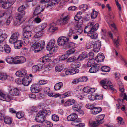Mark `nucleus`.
Wrapping results in <instances>:
<instances>
[{
    "label": "nucleus",
    "instance_id": "6e6d98bb",
    "mask_svg": "<svg viewBox=\"0 0 127 127\" xmlns=\"http://www.w3.org/2000/svg\"><path fill=\"white\" fill-rule=\"evenodd\" d=\"M75 51V49L74 48H72L66 51V54L68 55L74 53Z\"/></svg>",
    "mask_w": 127,
    "mask_h": 127
},
{
    "label": "nucleus",
    "instance_id": "79ce46f5",
    "mask_svg": "<svg viewBox=\"0 0 127 127\" xmlns=\"http://www.w3.org/2000/svg\"><path fill=\"white\" fill-rule=\"evenodd\" d=\"M4 119V121L6 123L10 124L12 123V119L10 117H6Z\"/></svg>",
    "mask_w": 127,
    "mask_h": 127
},
{
    "label": "nucleus",
    "instance_id": "69168bd1",
    "mask_svg": "<svg viewBox=\"0 0 127 127\" xmlns=\"http://www.w3.org/2000/svg\"><path fill=\"white\" fill-rule=\"evenodd\" d=\"M80 82H86L88 78L86 76H83L79 78Z\"/></svg>",
    "mask_w": 127,
    "mask_h": 127
},
{
    "label": "nucleus",
    "instance_id": "09e8293b",
    "mask_svg": "<svg viewBox=\"0 0 127 127\" xmlns=\"http://www.w3.org/2000/svg\"><path fill=\"white\" fill-rule=\"evenodd\" d=\"M38 30V31L34 35V37L36 38H39L43 34V31H41L39 29Z\"/></svg>",
    "mask_w": 127,
    "mask_h": 127
},
{
    "label": "nucleus",
    "instance_id": "aec40b11",
    "mask_svg": "<svg viewBox=\"0 0 127 127\" xmlns=\"http://www.w3.org/2000/svg\"><path fill=\"white\" fill-rule=\"evenodd\" d=\"M102 53H99L97 55L96 58V61L98 62H103L104 60L105 57Z\"/></svg>",
    "mask_w": 127,
    "mask_h": 127
},
{
    "label": "nucleus",
    "instance_id": "37998d69",
    "mask_svg": "<svg viewBox=\"0 0 127 127\" xmlns=\"http://www.w3.org/2000/svg\"><path fill=\"white\" fill-rule=\"evenodd\" d=\"M45 116L49 115L51 113V112L50 110H45L44 111H40Z\"/></svg>",
    "mask_w": 127,
    "mask_h": 127
},
{
    "label": "nucleus",
    "instance_id": "c85d7f7f",
    "mask_svg": "<svg viewBox=\"0 0 127 127\" xmlns=\"http://www.w3.org/2000/svg\"><path fill=\"white\" fill-rule=\"evenodd\" d=\"M59 0H51V3H48L47 5L46 8L48 9L51 8L52 7L55 5L56 3H58Z\"/></svg>",
    "mask_w": 127,
    "mask_h": 127
},
{
    "label": "nucleus",
    "instance_id": "bb28decb",
    "mask_svg": "<svg viewBox=\"0 0 127 127\" xmlns=\"http://www.w3.org/2000/svg\"><path fill=\"white\" fill-rule=\"evenodd\" d=\"M22 42L21 40H18L13 43H14L15 48L16 49H20L22 46Z\"/></svg>",
    "mask_w": 127,
    "mask_h": 127
},
{
    "label": "nucleus",
    "instance_id": "680f3d73",
    "mask_svg": "<svg viewBox=\"0 0 127 127\" xmlns=\"http://www.w3.org/2000/svg\"><path fill=\"white\" fill-rule=\"evenodd\" d=\"M79 8L80 9H82L81 10H83L84 11H85L88 9V7L86 4H83L80 6Z\"/></svg>",
    "mask_w": 127,
    "mask_h": 127
},
{
    "label": "nucleus",
    "instance_id": "58836bf2",
    "mask_svg": "<svg viewBox=\"0 0 127 127\" xmlns=\"http://www.w3.org/2000/svg\"><path fill=\"white\" fill-rule=\"evenodd\" d=\"M77 44L73 42H68L66 46L68 48H74L76 46Z\"/></svg>",
    "mask_w": 127,
    "mask_h": 127
},
{
    "label": "nucleus",
    "instance_id": "a878e982",
    "mask_svg": "<svg viewBox=\"0 0 127 127\" xmlns=\"http://www.w3.org/2000/svg\"><path fill=\"white\" fill-rule=\"evenodd\" d=\"M31 80H29V77H24L22 79V83L25 86H28L30 83Z\"/></svg>",
    "mask_w": 127,
    "mask_h": 127
},
{
    "label": "nucleus",
    "instance_id": "864d4df0",
    "mask_svg": "<svg viewBox=\"0 0 127 127\" xmlns=\"http://www.w3.org/2000/svg\"><path fill=\"white\" fill-rule=\"evenodd\" d=\"M98 14L97 12L95 11L94 10H93V12L92 13L91 15V17L92 19H94L96 18L97 17Z\"/></svg>",
    "mask_w": 127,
    "mask_h": 127
},
{
    "label": "nucleus",
    "instance_id": "13d9d810",
    "mask_svg": "<svg viewBox=\"0 0 127 127\" xmlns=\"http://www.w3.org/2000/svg\"><path fill=\"white\" fill-rule=\"evenodd\" d=\"M6 62L10 64H13V58L10 57H8L6 59Z\"/></svg>",
    "mask_w": 127,
    "mask_h": 127
},
{
    "label": "nucleus",
    "instance_id": "423d86ee",
    "mask_svg": "<svg viewBox=\"0 0 127 127\" xmlns=\"http://www.w3.org/2000/svg\"><path fill=\"white\" fill-rule=\"evenodd\" d=\"M83 24L82 22H77L75 25L76 33L78 34H81L83 31L81 26Z\"/></svg>",
    "mask_w": 127,
    "mask_h": 127
},
{
    "label": "nucleus",
    "instance_id": "7ed1b4c3",
    "mask_svg": "<svg viewBox=\"0 0 127 127\" xmlns=\"http://www.w3.org/2000/svg\"><path fill=\"white\" fill-rule=\"evenodd\" d=\"M66 14L64 13L61 16V19L57 22V23L59 22L60 24L65 25L68 23L69 17L68 15H66Z\"/></svg>",
    "mask_w": 127,
    "mask_h": 127
},
{
    "label": "nucleus",
    "instance_id": "9b49d317",
    "mask_svg": "<svg viewBox=\"0 0 127 127\" xmlns=\"http://www.w3.org/2000/svg\"><path fill=\"white\" fill-rule=\"evenodd\" d=\"M31 90L32 93H37L41 91V88L39 85L34 84L32 85L31 86Z\"/></svg>",
    "mask_w": 127,
    "mask_h": 127
},
{
    "label": "nucleus",
    "instance_id": "4468645a",
    "mask_svg": "<svg viewBox=\"0 0 127 127\" xmlns=\"http://www.w3.org/2000/svg\"><path fill=\"white\" fill-rule=\"evenodd\" d=\"M1 98V100L6 101H10L11 100H12L13 97L8 95H5L3 94L2 96H0Z\"/></svg>",
    "mask_w": 127,
    "mask_h": 127
},
{
    "label": "nucleus",
    "instance_id": "c03bdc74",
    "mask_svg": "<svg viewBox=\"0 0 127 127\" xmlns=\"http://www.w3.org/2000/svg\"><path fill=\"white\" fill-rule=\"evenodd\" d=\"M77 60L78 61V57H75L74 56H72L69 58L67 60V62H71L73 61H76Z\"/></svg>",
    "mask_w": 127,
    "mask_h": 127
},
{
    "label": "nucleus",
    "instance_id": "e433bc0d",
    "mask_svg": "<svg viewBox=\"0 0 127 127\" xmlns=\"http://www.w3.org/2000/svg\"><path fill=\"white\" fill-rule=\"evenodd\" d=\"M100 69L102 71L104 72H108L110 70V68L109 67L106 66H102V65Z\"/></svg>",
    "mask_w": 127,
    "mask_h": 127
},
{
    "label": "nucleus",
    "instance_id": "7c9ffc66",
    "mask_svg": "<svg viewBox=\"0 0 127 127\" xmlns=\"http://www.w3.org/2000/svg\"><path fill=\"white\" fill-rule=\"evenodd\" d=\"M105 116L104 114H102L97 116L96 118V120L98 122L99 124H102L103 122L102 121L103 120Z\"/></svg>",
    "mask_w": 127,
    "mask_h": 127
},
{
    "label": "nucleus",
    "instance_id": "2eb2a0df",
    "mask_svg": "<svg viewBox=\"0 0 127 127\" xmlns=\"http://www.w3.org/2000/svg\"><path fill=\"white\" fill-rule=\"evenodd\" d=\"M22 14H20L19 13L17 16H15L14 19L15 22V25H19L21 23V19L23 18Z\"/></svg>",
    "mask_w": 127,
    "mask_h": 127
},
{
    "label": "nucleus",
    "instance_id": "a18cd8bd",
    "mask_svg": "<svg viewBox=\"0 0 127 127\" xmlns=\"http://www.w3.org/2000/svg\"><path fill=\"white\" fill-rule=\"evenodd\" d=\"M94 60L93 59H90L87 63V66L88 67L93 66L95 65Z\"/></svg>",
    "mask_w": 127,
    "mask_h": 127
},
{
    "label": "nucleus",
    "instance_id": "0e129e2a",
    "mask_svg": "<svg viewBox=\"0 0 127 127\" xmlns=\"http://www.w3.org/2000/svg\"><path fill=\"white\" fill-rule=\"evenodd\" d=\"M81 121L80 120L78 119H77V120H76V121L72 122L71 123V124L72 125L75 126L76 127H77L79 125V123Z\"/></svg>",
    "mask_w": 127,
    "mask_h": 127
},
{
    "label": "nucleus",
    "instance_id": "052dcab7",
    "mask_svg": "<svg viewBox=\"0 0 127 127\" xmlns=\"http://www.w3.org/2000/svg\"><path fill=\"white\" fill-rule=\"evenodd\" d=\"M19 58L20 64L24 63L26 61V59L23 56H18Z\"/></svg>",
    "mask_w": 127,
    "mask_h": 127
},
{
    "label": "nucleus",
    "instance_id": "f3484780",
    "mask_svg": "<svg viewBox=\"0 0 127 127\" xmlns=\"http://www.w3.org/2000/svg\"><path fill=\"white\" fill-rule=\"evenodd\" d=\"M43 65L40 64H38L37 65L33 66L32 68V71L35 73L37 71H40L43 67Z\"/></svg>",
    "mask_w": 127,
    "mask_h": 127
},
{
    "label": "nucleus",
    "instance_id": "5fc2aeb1",
    "mask_svg": "<svg viewBox=\"0 0 127 127\" xmlns=\"http://www.w3.org/2000/svg\"><path fill=\"white\" fill-rule=\"evenodd\" d=\"M75 101L74 99H69L65 103V104L66 105L68 106H70L73 104L75 102Z\"/></svg>",
    "mask_w": 127,
    "mask_h": 127
},
{
    "label": "nucleus",
    "instance_id": "b1692460",
    "mask_svg": "<svg viewBox=\"0 0 127 127\" xmlns=\"http://www.w3.org/2000/svg\"><path fill=\"white\" fill-rule=\"evenodd\" d=\"M100 83L101 85L106 84L109 87H110L112 85L111 82L110 81L107 80V79H104L100 81Z\"/></svg>",
    "mask_w": 127,
    "mask_h": 127
},
{
    "label": "nucleus",
    "instance_id": "a211bd4d",
    "mask_svg": "<svg viewBox=\"0 0 127 127\" xmlns=\"http://www.w3.org/2000/svg\"><path fill=\"white\" fill-rule=\"evenodd\" d=\"M53 54L52 53H51V54L52 55ZM51 56H49V54H48L46 55L45 56H44L43 57H42L40 59H39L38 61L39 62L42 63H45L49 62V60L50 59H49V57H51Z\"/></svg>",
    "mask_w": 127,
    "mask_h": 127
},
{
    "label": "nucleus",
    "instance_id": "f8f14e48",
    "mask_svg": "<svg viewBox=\"0 0 127 127\" xmlns=\"http://www.w3.org/2000/svg\"><path fill=\"white\" fill-rule=\"evenodd\" d=\"M55 40H51L47 44L46 48L49 51H54L55 48L54 46L55 44Z\"/></svg>",
    "mask_w": 127,
    "mask_h": 127
},
{
    "label": "nucleus",
    "instance_id": "412c9836",
    "mask_svg": "<svg viewBox=\"0 0 127 127\" xmlns=\"http://www.w3.org/2000/svg\"><path fill=\"white\" fill-rule=\"evenodd\" d=\"M72 108L74 111H77L80 114L83 113V111L80 109L81 106L79 104L75 105L73 106L72 107Z\"/></svg>",
    "mask_w": 127,
    "mask_h": 127
},
{
    "label": "nucleus",
    "instance_id": "f03ea898",
    "mask_svg": "<svg viewBox=\"0 0 127 127\" xmlns=\"http://www.w3.org/2000/svg\"><path fill=\"white\" fill-rule=\"evenodd\" d=\"M45 43L44 41H42L41 43L36 41L32 45L31 48L35 52H38L43 48Z\"/></svg>",
    "mask_w": 127,
    "mask_h": 127
},
{
    "label": "nucleus",
    "instance_id": "de8ad7c7",
    "mask_svg": "<svg viewBox=\"0 0 127 127\" xmlns=\"http://www.w3.org/2000/svg\"><path fill=\"white\" fill-rule=\"evenodd\" d=\"M7 78V75L3 73H0V79L2 80H5Z\"/></svg>",
    "mask_w": 127,
    "mask_h": 127
},
{
    "label": "nucleus",
    "instance_id": "49530a36",
    "mask_svg": "<svg viewBox=\"0 0 127 127\" xmlns=\"http://www.w3.org/2000/svg\"><path fill=\"white\" fill-rule=\"evenodd\" d=\"M118 84L119 86V89L120 91L122 92H123L124 91V89L122 82L120 81L118 82Z\"/></svg>",
    "mask_w": 127,
    "mask_h": 127
},
{
    "label": "nucleus",
    "instance_id": "6e6552de",
    "mask_svg": "<svg viewBox=\"0 0 127 127\" xmlns=\"http://www.w3.org/2000/svg\"><path fill=\"white\" fill-rule=\"evenodd\" d=\"M45 116L41 112L39 111L35 118L36 121L38 122L42 123L45 121Z\"/></svg>",
    "mask_w": 127,
    "mask_h": 127
},
{
    "label": "nucleus",
    "instance_id": "9d476101",
    "mask_svg": "<svg viewBox=\"0 0 127 127\" xmlns=\"http://www.w3.org/2000/svg\"><path fill=\"white\" fill-rule=\"evenodd\" d=\"M19 36L20 34L18 32H15L13 34L9 39L10 43H12L17 41Z\"/></svg>",
    "mask_w": 127,
    "mask_h": 127
},
{
    "label": "nucleus",
    "instance_id": "8fccbe9b",
    "mask_svg": "<svg viewBox=\"0 0 127 127\" xmlns=\"http://www.w3.org/2000/svg\"><path fill=\"white\" fill-rule=\"evenodd\" d=\"M94 43L92 41H88L86 44V47L88 49L93 48Z\"/></svg>",
    "mask_w": 127,
    "mask_h": 127
},
{
    "label": "nucleus",
    "instance_id": "20e7f679",
    "mask_svg": "<svg viewBox=\"0 0 127 127\" xmlns=\"http://www.w3.org/2000/svg\"><path fill=\"white\" fill-rule=\"evenodd\" d=\"M68 39L66 37L64 36L60 37L57 40L58 45L60 46H63L67 43Z\"/></svg>",
    "mask_w": 127,
    "mask_h": 127
},
{
    "label": "nucleus",
    "instance_id": "39448f33",
    "mask_svg": "<svg viewBox=\"0 0 127 127\" xmlns=\"http://www.w3.org/2000/svg\"><path fill=\"white\" fill-rule=\"evenodd\" d=\"M8 90L9 93L13 96H17L19 95V91L17 88L10 86Z\"/></svg>",
    "mask_w": 127,
    "mask_h": 127
},
{
    "label": "nucleus",
    "instance_id": "72a5a7b5",
    "mask_svg": "<svg viewBox=\"0 0 127 127\" xmlns=\"http://www.w3.org/2000/svg\"><path fill=\"white\" fill-rule=\"evenodd\" d=\"M3 52L6 54H9L11 51V49L10 46L7 44H5Z\"/></svg>",
    "mask_w": 127,
    "mask_h": 127
},
{
    "label": "nucleus",
    "instance_id": "c756f323",
    "mask_svg": "<svg viewBox=\"0 0 127 127\" xmlns=\"http://www.w3.org/2000/svg\"><path fill=\"white\" fill-rule=\"evenodd\" d=\"M32 35V33L31 31L24 32L23 33L24 38H30Z\"/></svg>",
    "mask_w": 127,
    "mask_h": 127
},
{
    "label": "nucleus",
    "instance_id": "473e14b6",
    "mask_svg": "<svg viewBox=\"0 0 127 127\" xmlns=\"http://www.w3.org/2000/svg\"><path fill=\"white\" fill-rule=\"evenodd\" d=\"M109 19L107 20H106L108 24H110V23H112L113 22V20L114 19V16L112 13H109Z\"/></svg>",
    "mask_w": 127,
    "mask_h": 127
},
{
    "label": "nucleus",
    "instance_id": "393cba45",
    "mask_svg": "<svg viewBox=\"0 0 127 127\" xmlns=\"http://www.w3.org/2000/svg\"><path fill=\"white\" fill-rule=\"evenodd\" d=\"M43 10L42 8L39 6H37L35 8V10L33 13L34 15H37L40 14Z\"/></svg>",
    "mask_w": 127,
    "mask_h": 127
},
{
    "label": "nucleus",
    "instance_id": "ea45409f",
    "mask_svg": "<svg viewBox=\"0 0 127 127\" xmlns=\"http://www.w3.org/2000/svg\"><path fill=\"white\" fill-rule=\"evenodd\" d=\"M25 9V7L23 5H22L19 7L18 9V11L19 12H22V15H24L25 14L24 10Z\"/></svg>",
    "mask_w": 127,
    "mask_h": 127
},
{
    "label": "nucleus",
    "instance_id": "3c124183",
    "mask_svg": "<svg viewBox=\"0 0 127 127\" xmlns=\"http://www.w3.org/2000/svg\"><path fill=\"white\" fill-rule=\"evenodd\" d=\"M32 26H29V25L26 26L23 28V31L24 32L31 31L32 29Z\"/></svg>",
    "mask_w": 127,
    "mask_h": 127
},
{
    "label": "nucleus",
    "instance_id": "774afa93",
    "mask_svg": "<svg viewBox=\"0 0 127 127\" xmlns=\"http://www.w3.org/2000/svg\"><path fill=\"white\" fill-rule=\"evenodd\" d=\"M69 96V94H68V92H66L62 94H60V97L63 98Z\"/></svg>",
    "mask_w": 127,
    "mask_h": 127
},
{
    "label": "nucleus",
    "instance_id": "4c0bfd02",
    "mask_svg": "<svg viewBox=\"0 0 127 127\" xmlns=\"http://www.w3.org/2000/svg\"><path fill=\"white\" fill-rule=\"evenodd\" d=\"M63 85V84L62 82H59L55 85L54 87V89L56 90H59Z\"/></svg>",
    "mask_w": 127,
    "mask_h": 127
},
{
    "label": "nucleus",
    "instance_id": "0eeeda50",
    "mask_svg": "<svg viewBox=\"0 0 127 127\" xmlns=\"http://www.w3.org/2000/svg\"><path fill=\"white\" fill-rule=\"evenodd\" d=\"M102 66V64H95L94 66L91 67L89 70L91 73H95L98 71Z\"/></svg>",
    "mask_w": 127,
    "mask_h": 127
},
{
    "label": "nucleus",
    "instance_id": "c9c22d12",
    "mask_svg": "<svg viewBox=\"0 0 127 127\" xmlns=\"http://www.w3.org/2000/svg\"><path fill=\"white\" fill-rule=\"evenodd\" d=\"M64 65L63 64H60L56 66L55 67V71L57 72H60L63 69Z\"/></svg>",
    "mask_w": 127,
    "mask_h": 127
},
{
    "label": "nucleus",
    "instance_id": "603ef678",
    "mask_svg": "<svg viewBox=\"0 0 127 127\" xmlns=\"http://www.w3.org/2000/svg\"><path fill=\"white\" fill-rule=\"evenodd\" d=\"M68 57L66 53L61 55L59 58V60L62 61L66 59Z\"/></svg>",
    "mask_w": 127,
    "mask_h": 127
},
{
    "label": "nucleus",
    "instance_id": "ddd939ff",
    "mask_svg": "<svg viewBox=\"0 0 127 127\" xmlns=\"http://www.w3.org/2000/svg\"><path fill=\"white\" fill-rule=\"evenodd\" d=\"M27 71L24 69H22L20 70L17 71L15 74L16 76L20 77H23L27 74Z\"/></svg>",
    "mask_w": 127,
    "mask_h": 127
},
{
    "label": "nucleus",
    "instance_id": "2f4dec72",
    "mask_svg": "<svg viewBox=\"0 0 127 127\" xmlns=\"http://www.w3.org/2000/svg\"><path fill=\"white\" fill-rule=\"evenodd\" d=\"M89 126L91 127H96L99 125L100 124L98 123V122L96 120V121H90L89 122Z\"/></svg>",
    "mask_w": 127,
    "mask_h": 127
},
{
    "label": "nucleus",
    "instance_id": "f257e3e1",
    "mask_svg": "<svg viewBox=\"0 0 127 127\" xmlns=\"http://www.w3.org/2000/svg\"><path fill=\"white\" fill-rule=\"evenodd\" d=\"M93 22L90 23L86 26L84 30L85 33H87L88 36L92 39H95L98 37V34L95 32L98 29L99 24L97 23L94 25Z\"/></svg>",
    "mask_w": 127,
    "mask_h": 127
},
{
    "label": "nucleus",
    "instance_id": "4d7b16f0",
    "mask_svg": "<svg viewBox=\"0 0 127 127\" xmlns=\"http://www.w3.org/2000/svg\"><path fill=\"white\" fill-rule=\"evenodd\" d=\"M20 64L18 56H16L13 58V64Z\"/></svg>",
    "mask_w": 127,
    "mask_h": 127
},
{
    "label": "nucleus",
    "instance_id": "1a4fd4ad",
    "mask_svg": "<svg viewBox=\"0 0 127 127\" xmlns=\"http://www.w3.org/2000/svg\"><path fill=\"white\" fill-rule=\"evenodd\" d=\"M101 46V41L99 40L96 41L93 46V51L95 52H98L99 51Z\"/></svg>",
    "mask_w": 127,
    "mask_h": 127
},
{
    "label": "nucleus",
    "instance_id": "e2e57ef3",
    "mask_svg": "<svg viewBox=\"0 0 127 127\" xmlns=\"http://www.w3.org/2000/svg\"><path fill=\"white\" fill-rule=\"evenodd\" d=\"M95 100H101L103 98V95L102 94H96L95 95Z\"/></svg>",
    "mask_w": 127,
    "mask_h": 127
},
{
    "label": "nucleus",
    "instance_id": "338daca9",
    "mask_svg": "<svg viewBox=\"0 0 127 127\" xmlns=\"http://www.w3.org/2000/svg\"><path fill=\"white\" fill-rule=\"evenodd\" d=\"M24 115V114L23 113L21 112H18L16 114V116L17 117L19 118L20 119L23 117Z\"/></svg>",
    "mask_w": 127,
    "mask_h": 127
},
{
    "label": "nucleus",
    "instance_id": "6ab92c4d",
    "mask_svg": "<svg viewBox=\"0 0 127 127\" xmlns=\"http://www.w3.org/2000/svg\"><path fill=\"white\" fill-rule=\"evenodd\" d=\"M77 117V115L76 113H73L67 116V119L68 121L74 122L76 120Z\"/></svg>",
    "mask_w": 127,
    "mask_h": 127
},
{
    "label": "nucleus",
    "instance_id": "cd10ccee",
    "mask_svg": "<svg viewBox=\"0 0 127 127\" xmlns=\"http://www.w3.org/2000/svg\"><path fill=\"white\" fill-rule=\"evenodd\" d=\"M88 56L87 53L86 52H83L78 57V61H82Z\"/></svg>",
    "mask_w": 127,
    "mask_h": 127
},
{
    "label": "nucleus",
    "instance_id": "4be33fe9",
    "mask_svg": "<svg viewBox=\"0 0 127 127\" xmlns=\"http://www.w3.org/2000/svg\"><path fill=\"white\" fill-rule=\"evenodd\" d=\"M4 0H0V7L6 9L9 7V2H4Z\"/></svg>",
    "mask_w": 127,
    "mask_h": 127
},
{
    "label": "nucleus",
    "instance_id": "5701e85b",
    "mask_svg": "<svg viewBox=\"0 0 127 127\" xmlns=\"http://www.w3.org/2000/svg\"><path fill=\"white\" fill-rule=\"evenodd\" d=\"M56 24L52 23L50 24V27L48 29V31L50 32H53L57 29V28L54 27Z\"/></svg>",
    "mask_w": 127,
    "mask_h": 127
},
{
    "label": "nucleus",
    "instance_id": "f704fd0d",
    "mask_svg": "<svg viewBox=\"0 0 127 127\" xmlns=\"http://www.w3.org/2000/svg\"><path fill=\"white\" fill-rule=\"evenodd\" d=\"M70 72L71 75H72L74 74L78 73L79 70L78 69H76L74 67V66L71 65V69H70Z\"/></svg>",
    "mask_w": 127,
    "mask_h": 127
},
{
    "label": "nucleus",
    "instance_id": "a19ab883",
    "mask_svg": "<svg viewBox=\"0 0 127 127\" xmlns=\"http://www.w3.org/2000/svg\"><path fill=\"white\" fill-rule=\"evenodd\" d=\"M47 26V25L46 23H44L41 24V27L40 26H38L37 27V30H38L39 29L40 31H42L44 30Z\"/></svg>",
    "mask_w": 127,
    "mask_h": 127
},
{
    "label": "nucleus",
    "instance_id": "bf43d9fd",
    "mask_svg": "<svg viewBox=\"0 0 127 127\" xmlns=\"http://www.w3.org/2000/svg\"><path fill=\"white\" fill-rule=\"evenodd\" d=\"M4 39L3 41H1L0 42V51L2 52H3L4 50V47L5 44L1 43L5 40Z\"/></svg>",
    "mask_w": 127,
    "mask_h": 127
},
{
    "label": "nucleus",
    "instance_id": "dca6fc26",
    "mask_svg": "<svg viewBox=\"0 0 127 127\" xmlns=\"http://www.w3.org/2000/svg\"><path fill=\"white\" fill-rule=\"evenodd\" d=\"M102 108L100 107H95L94 106L91 111V113L94 115H96L100 112Z\"/></svg>",
    "mask_w": 127,
    "mask_h": 127
}]
</instances>
